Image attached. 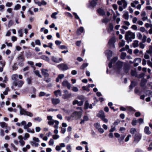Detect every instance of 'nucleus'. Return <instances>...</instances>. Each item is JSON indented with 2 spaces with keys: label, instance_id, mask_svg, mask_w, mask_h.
<instances>
[{
  "label": "nucleus",
  "instance_id": "59",
  "mask_svg": "<svg viewBox=\"0 0 152 152\" xmlns=\"http://www.w3.org/2000/svg\"><path fill=\"white\" fill-rule=\"evenodd\" d=\"M26 129L27 130V132L32 133H34V129H30L28 128L27 129Z\"/></svg>",
  "mask_w": 152,
  "mask_h": 152
},
{
  "label": "nucleus",
  "instance_id": "52",
  "mask_svg": "<svg viewBox=\"0 0 152 152\" xmlns=\"http://www.w3.org/2000/svg\"><path fill=\"white\" fill-rule=\"evenodd\" d=\"M25 115L30 117H32L33 116V114L32 113L27 111H26Z\"/></svg>",
  "mask_w": 152,
  "mask_h": 152
},
{
  "label": "nucleus",
  "instance_id": "13",
  "mask_svg": "<svg viewBox=\"0 0 152 152\" xmlns=\"http://www.w3.org/2000/svg\"><path fill=\"white\" fill-rule=\"evenodd\" d=\"M92 106L91 104H90L88 101H86L84 104V109L86 110L88 108L92 109Z\"/></svg>",
  "mask_w": 152,
  "mask_h": 152
},
{
  "label": "nucleus",
  "instance_id": "3",
  "mask_svg": "<svg viewBox=\"0 0 152 152\" xmlns=\"http://www.w3.org/2000/svg\"><path fill=\"white\" fill-rule=\"evenodd\" d=\"M17 58L18 64L20 66H23L24 65L23 62L24 61L25 59L22 54H19Z\"/></svg>",
  "mask_w": 152,
  "mask_h": 152
},
{
  "label": "nucleus",
  "instance_id": "25",
  "mask_svg": "<svg viewBox=\"0 0 152 152\" xmlns=\"http://www.w3.org/2000/svg\"><path fill=\"white\" fill-rule=\"evenodd\" d=\"M132 45L134 48H136L139 46V42L137 40H134L132 43Z\"/></svg>",
  "mask_w": 152,
  "mask_h": 152
},
{
  "label": "nucleus",
  "instance_id": "53",
  "mask_svg": "<svg viewBox=\"0 0 152 152\" xmlns=\"http://www.w3.org/2000/svg\"><path fill=\"white\" fill-rule=\"evenodd\" d=\"M21 7V6L19 4H17L16 6H15L14 10H19Z\"/></svg>",
  "mask_w": 152,
  "mask_h": 152
},
{
  "label": "nucleus",
  "instance_id": "29",
  "mask_svg": "<svg viewBox=\"0 0 152 152\" xmlns=\"http://www.w3.org/2000/svg\"><path fill=\"white\" fill-rule=\"evenodd\" d=\"M147 82V80L144 79H142L141 80V82L140 83V86L142 87H144L146 83Z\"/></svg>",
  "mask_w": 152,
  "mask_h": 152
},
{
  "label": "nucleus",
  "instance_id": "35",
  "mask_svg": "<svg viewBox=\"0 0 152 152\" xmlns=\"http://www.w3.org/2000/svg\"><path fill=\"white\" fill-rule=\"evenodd\" d=\"M34 120L35 121H37L39 122H40L42 120V118L39 117H37L34 118Z\"/></svg>",
  "mask_w": 152,
  "mask_h": 152
},
{
  "label": "nucleus",
  "instance_id": "22",
  "mask_svg": "<svg viewBox=\"0 0 152 152\" xmlns=\"http://www.w3.org/2000/svg\"><path fill=\"white\" fill-rule=\"evenodd\" d=\"M124 14L123 15V17L126 20H128L129 18V15L128 12L126 11L124 12Z\"/></svg>",
  "mask_w": 152,
  "mask_h": 152
},
{
  "label": "nucleus",
  "instance_id": "36",
  "mask_svg": "<svg viewBox=\"0 0 152 152\" xmlns=\"http://www.w3.org/2000/svg\"><path fill=\"white\" fill-rule=\"evenodd\" d=\"M41 58L42 59L45 60L47 61H48L50 60L49 58L48 57L45 55L42 56H41Z\"/></svg>",
  "mask_w": 152,
  "mask_h": 152
},
{
  "label": "nucleus",
  "instance_id": "56",
  "mask_svg": "<svg viewBox=\"0 0 152 152\" xmlns=\"http://www.w3.org/2000/svg\"><path fill=\"white\" fill-rule=\"evenodd\" d=\"M127 110L130 111H135V110L131 107H127Z\"/></svg>",
  "mask_w": 152,
  "mask_h": 152
},
{
  "label": "nucleus",
  "instance_id": "12",
  "mask_svg": "<svg viewBox=\"0 0 152 152\" xmlns=\"http://www.w3.org/2000/svg\"><path fill=\"white\" fill-rule=\"evenodd\" d=\"M52 104L54 105H56L60 103V100L58 98H52L51 99Z\"/></svg>",
  "mask_w": 152,
  "mask_h": 152
},
{
  "label": "nucleus",
  "instance_id": "49",
  "mask_svg": "<svg viewBox=\"0 0 152 152\" xmlns=\"http://www.w3.org/2000/svg\"><path fill=\"white\" fill-rule=\"evenodd\" d=\"M141 61V59L140 58H136L134 59V62H136L138 63H140Z\"/></svg>",
  "mask_w": 152,
  "mask_h": 152
},
{
  "label": "nucleus",
  "instance_id": "31",
  "mask_svg": "<svg viewBox=\"0 0 152 152\" xmlns=\"http://www.w3.org/2000/svg\"><path fill=\"white\" fill-rule=\"evenodd\" d=\"M96 1L94 0H93L90 2V5L89 7L93 8L96 5Z\"/></svg>",
  "mask_w": 152,
  "mask_h": 152
},
{
  "label": "nucleus",
  "instance_id": "58",
  "mask_svg": "<svg viewBox=\"0 0 152 152\" xmlns=\"http://www.w3.org/2000/svg\"><path fill=\"white\" fill-rule=\"evenodd\" d=\"M125 44V41L123 40H121V42L119 43V45L120 47H123Z\"/></svg>",
  "mask_w": 152,
  "mask_h": 152
},
{
  "label": "nucleus",
  "instance_id": "41",
  "mask_svg": "<svg viewBox=\"0 0 152 152\" xmlns=\"http://www.w3.org/2000/svg\"><path fill=\"white\" fill-rule=\"evenodd\" d=\"M126 56V54L125 53L122 52L121 54V58L122 59H124Z\"/></svg>",
  "mask_w": 152,
  "mask_h": 152
},
{
  "label": "nucleus",
  "instance_id": "27",
  "mask_svg": "<svg viewBox=\"0 0 152 152\" xmlns=\"http://www.w3.org/2000/svg\"><path fill=\"white\" fill-rule=\"evenodd\" d=\"M113 24L110 23L109 24V28H108V32H110L113 31Z\"/></svg>",
  "mask_w": 152,
  "mask_h": 152
},
{
  "label": "nucleus",
  "instance_id": "1",
  "mask_svg": "<svg viewBox=\"0 0 152 152\" xmlns=\"http://www.w3.org/2000/svg\"><path fill=\"white\" fill-rule=\"evenodd\" d=\"M135 38L134 33L130 31H127L125 34V39L128 43L132 42V39H134Z\"/></svg>",
  "mask_w": 152,
  "mask_h": 152
},
{
  "label": "nucleus",
  "instance_id": "23",
  "mask_svg": "<svg viewBox=\"0 0 152 152\" xmlns=\"http://www.w3.org/2000/svg\"><path fill=\"white\" fill-rule=\"evenodd\" d=\"M18 107H19L20 108V114L21 115H25L27 111L23 109L21 107L20 105L18 106Z\"/></svg>",
  "mask_w": 152,
  "mask_h": 152
},
{
  "label": "nucleus",
  "instance_id": "63",
  "mask_svg": "<svg viewBox=\"0 0 152 152\" xmlns=\"http://www.w3.org/2000/svg\"><path fill=\"white\" fill-rule=\"evenodd\" d=\"M9 91V89L8 87L6 88L5 91L3 92V94L4 95H6L8 94V91Z\"/></svg>",
  "mask_w": 152,
  "mask_h": 152
},
{
  "label": "nucleus",
  "instance_id": "47",
  "mask_svg": "<svg viewBox=\"0 0 152 152\" xmlns=\"http://www.w3.org/2000/svg\"><path fill=\"white\" fill-rule=\"evenodd\" d=\"M137 132L136 129L134 128H132L130 129V132L132 134H134V133Z\"/></svg>",
  "mask_w": 152,
  "mask_h": 152
},
{
  "label": "nucleus",
  "instance_id": "9",
  "mask_svg": "<svg viewBox=\"0 0 152 152\" xmlns=\"http://www.w3.org/2000/svg\"><path fill=\"white\" fill-rule=\"evenodd\" d=\"M60 69L62 70H66L68 69L67 65L64 64H61L57 66Z\"/></svg>",
  "mask_w": 152,
  "mask_h": 152
},
{
  "label": "nucleus",
  "instance_id": "6",
  "mask_svg": "<svg viewBox=\"0 0 152 152\" xmlns=\"http://www.w3.org/2000/svg\"><path fill=\"white\" fill-rule=\"evenodd\" d=\"M33 141H30V143L32 146L35 147H38L39 145V144L38 143L39 142V140L38 138L34 137L33 138Z\"/></svg>",
  "mask_w": 152,
  "mask_h": 152
},
{
  "label": "nucleus",
  "instance_id": "32",
  "mask_svg": "<svg viewBox=\"0 0 152 152\" xmlns=\"http://www.w3.org/2000/svg\"><path fill=\"white\" fill-rule=\"evenodd\" d=\"M55 95L56 96V97H58V95L60 96L61 95V93L60 90H58L57 91H55L54 92Z\"/></svg>",
  "mask_w": 152,
  "mask_h": 152
},
{
  "label": "nucleus",
  "instance_id": "26",
  "mask_svg": "<svg viewBox=\"0 0 152 152\" xmlns=\"http://www.w3.org/2000/svg\"><path fill=\"white\" fill-rule=\"evenodd\" d=\"M98 117L102 118L104 117H105L104 112L102 110H100L98 114Z\"/></svg>",
  "mask_w": 152,
  "mask_h": 152
},
{
  "label": "nucleus",
  "instance_id": "45",
  "mask_svg": "<svg viewBox=\"0 0 152 152\" xmlns=\"http://www.w3.org/2000/svg\"><path fill=\"white\" fill-rule=\"evenodd\" d=\"M55 122L54 123L55 124L54 126V127L55 129H58V128L59 121L56 120Z\"/></svg>",
  "mask_w": 152,
  "mask_h": 152
},
{
  "label": "nucleus",
  "instance_id": "40",
  "mask_svg": "<svg viewBox=\"0 0 152 152\" xmlns=\"http://www.w3.org/2000/svg\"><path fill=\"white\" fill-rule=\"evenodd\" d=\"M0 126L2 128L7 127L6 124L4 122H0Z\"/></svg>",
  "mask_w": 152,
  "mask_h": 152
},
{
  "label": "nucleus",
  "instance_id": "57",
  "mask_svg": "<svg viewBox=\"0 0 152 152\" xmlns=\"http://www.w3.org/2000/svg\"><path fill=\"white\" fill-rule=\"evenodd\" d=\"M56 121V120H54L50 121L48 122V124L50 125H52L55 123Z\"/></svg>",
  "mask_w": 152,
  "mask_h": 152
},
{
  "label": "nucleus",
  "instance_id": "18",
  "mask_svg": "<svg viewBox=\"0 0 152 152\" xmlns=\"http://www.w3.org/2000/svg\"><path fill=\"white\" fill-rule=\"evenodd\" d=\"M105 53L108 59H109L112 56V52L110 50H106Z\"/></svg>",
  "mask_w": 152,
  "mask_h": 152
},
{
  "label": "nucleus",
  "instance_id": "48",
  "mask_svg": "<svg viewBox=\"0 0 152 152\" xmlns=\"http://www.w3.org/2000/svg\"><path fill=\"white\" fill-rule=\"evenodd\" d=\"M18 34L19 35V36L21 37L23 36V30L22 29L19 30L18 31Z\"/></svg>",
  "mask_w": 152,
  "mask_h": 152
},
{
  "label": "nucleus",
  "instance_id": "55",
  "mask_svg": "<svg viewBox=\"0 0 152 152\" xmlns=\"http://www.w3.org/2000/svg\"><path fill=\"white\" fill-rule=\"evenodd\" d=\"M29 136L30 135L29 134L27 133H25L23 137V139L25 140H26L29 137Z\"/></svg>",
  "mask_w": 152,
  "mask_h": 152
},
{
  "label": "nucleus",
  "instance_id": "19",
  "mask_svg": "<svg viewBox=\"0 0 152 152\" xmlns=\"http://www.w3.org/2000/svg\"><path fill=\"white\" fill-rule=\"evenodd\" d=\"M144 132L146 134L149 135L151 134V132L150 130V128L148 126H145L144 129Z\"/></svg>",
  "mask_w": 152,
  "mask_h": 152
},
{
  "label": "nucleus",
  "instance_id": "38",
  "mask_svg": "<svg viewBox=\"0 0 152 152\" xmlns=\"http://www.w3.org/2000/svg\"><path fill=\"white\" fill-rule=\"evenodd\" d=\"M98 12L99 14L102 15H104L105 14L104 10L101 9H99L98 10Z\"/></svg>",
  "mask_w": 152,
  "mask_h": 152
},
{
  "label": "nucleus",
  "instance_id": "10",
  "mask_svg": "<svg viewBox=\"0 0 152 152\" xmlns=\"http://www.w3.org/2000/svg\"><path fill=\"white\" fill-rule=\"evenodd\" d=\"M21 124L23 126V128L24 129H27L32 126V123L31 122H28V123L27 124H26V121H23L21 122Z\"/></svg>",
  "mask_w": 152,
  "mask_h": 152
},
{
  "label": "nucleus",
  "instance_id": "2",
  "mask_svg": "<svg viewBox=\"0 0 152 152\" xmlns=\"http://www.w3.org/2000/svg\"><path fill=\"white\" fill-rule=\"evenodd\" d=\"M124 63L120 61H118L114 66V69L118 73L120 72Z\"/></svg>",
  "mask_w": 152,
  "mask_h": 152
},
{
  "label": "nucleus",
  "instance_id": "4",
  "mask_svg": "<svg viewBox=\"0 0 152 152\" xmlns=\"http://www.w3.org/2000/svg\"><path fill=\"white\" fill-rule=\"evenodd\" d=\"M82 111H75L73 112L71 115V117L75 119H78L80 118L82 115Z\"/></svg>",
  "mask_w": 152,
  "mask_h": 152
},
{
  "label": "nucleus",
  "instance_id": "43",
  "mask_svg": "<svg viewBox=\"0 0 152 152\" xmlns=\"http://www.w3.org/2000/svg\"><path fill=\"white\" fill-rule=\"evenodd\" d=\"M58 14V12H53L51 15V17L53 18L56 19V16L57 15V14Z\"/></svg>",
  "mask_w": 152,
  "mask_h": 152
},
{
  "label": "nucleus",
  "instance_id": "42",
  "mask_svg": "<svg viewBox=\"0 0 152 152\" xmlns=\"http://www.w3.org/2000/svg\"><path fill=\"white\" fill-rule=\"evenodd\" d=\"M146 53H147L148 54H152V46H149V49L146 51Z\"/></svg>",
  "mask_w": 152,
  "mask_h": 152
},
{
  "label": "nucleus",
  "instance_id": "30",
  "mask_svg": "<svg viewBox=\"0 0 152 152\" xmlns=\"http://www.w3.org/2000/svg\"><path fill=\"white\" fill-rule=\"evenodd\" d=\"M88 119V117L87 116H84L83 117V119L81 120L80 123L82 124L84 123L85 121H87Z\"/></svg>",
  "mask_w": 152,
  "mask_h": 152
},
{
  "label": "nucleus",
  "instance_id": "24",
  "mask_svg": "<svg viewBox=\"0 0 152 152\" xmlns=\"http://www.w3.org/2000/svg\"><path fill=\"white\" fill-rule=\"evenodd\" d=\"M125 137V135H122L118 139L119 143L121 144H123L124 143L123 140Z\"/></svg>",
  "mask_w": 152,
  "mask_h": 152
},
{
  "label": "nucleus",
  "instance_id": "33",
  "mask_svg": "<svg viewBox=\"0 0 152 152\" xmlns=\"http://www.w3.org/2000/svg\"><path fill=\"white\" fill-rule=\"evenodd\" d=\"M71 96V94L70 93H66L63 95V98L64 99L70 97Z\"/></svg>",
  "mask_w": 152,
  "mask_h": 152
},
{
  "label": "nucleus",
  "instance_id": "51",
  "mask_svg": "<svg viewBox=\"0 0 152 152\" xmlns=\"http://www.w3.org/2000/svg\"><path fill=\"white\" fill-rule=\"evenodd\" d=\"M122 1H123V6L124 8H125L127 7V3L125 1V0H122Z\"/></svg>",
  "mask_w": 152,
  "mask_h": 152
},
{
  "label": "nucleus",
  "instance_id": "34",
  "mask_svg": "<svg viewBox=\"0 0 152 152\" xmlns=\"http://www.w3.org/2000/svg\"><path fill=\"white\" fill-rule=\"evenodd\" d=\"M131 74L132 76H137V73L135 70H131Z\"/></svg>",
  "mask_w": 152,
  "mask_h": 152
},
{
  "label": "nucleus",
  "instance_id": "17",
  "mask_svg": "<svg viewBox=\"0 0 152 152\" xmlns=\"http://www.w3.org/2000/svg\"><path fill=\"white\" fill-rule=\"evenodd\" d=\"M83 101H82L79 102L77 100H75L73 101V105L77 104L78 106H81L83 105Z\"/></svg>",
  "mask_w": 152,
  "mask_h": 152
},
{
  "label": "nucleus",
  "instance_id": "5",
  "mask_svg": "<svg viewBox=\"0 0 152 152\" xmlns=\"http://www.w3.org/2000/svg\"><path fill=\"white\" fill-rule=\"evenodd\" d=\"M115 42V38L114 37H112L109 40L108 44L110 48H115L114 43Z\"/></svg>",
  "mask_w": 152,
  "mask_h": 152
},
{
  "label": "nucleus",
  "instance_id": "14",
  "mask_svg": "<svg viewBox=\"0 0 152 152\" xmlns=\"http://www.w3.org/2000/svg\"><path fill=\"white\" fill-rule=\"evenodd\" d=\"M141 16L142 17V19L143 21H144L148 19V17L146 16V13L145 11L142 12L141 13Z\"/></svg>",
  "mask_w": 152,
  "mask_h": 152
},
{
  "label": "nucleus",
  "instance_id": "60",
  "mask_svg": "<svg viewBox=\"0 0 152 152\" xmlns=\"http://www.w3.org/2000/svg\"><path fill=\"white\" fill-rule=\"evenodd\" d=\"M145 75V74L144 73H141L138 76H137V78H141L143 77H144V76Z\"/></svg>",
  "mask_w": 152,
  "mask_h": 152
},
{
  "label": "nucleus",
  "instance_id": "46",
  "mask_svg": "<svg viewBox=\"0 0 152 152\" xmlns=\"http://www.w3.org/2000/svg\"><path fill=\"white\" fill-rule=\"evenodd\" d=\"M18 87H21L24 83V82L21 80H19L18 81Z\"/></svg>",
  "mask_w": 152,
  "mask_h": 152
},
{
  "label": "nucleus",
  "instance_id": "64",
  "mask_svg": "<svg viewBox=\"0 0 152 152\" xmlns=\"http://www.w3.org/2000/svg\"><path fill=\"white\" fill-rule=\"evenodd\" d=\"M147 63L148 65L151 68H152V61L151 62L150 60H148L147 61Z\"/></svg>",
  "mask_w": 152,
  "mask_h": 152
},
{
  "label": "nucleus",
  "instance_id": "15",
  "mask_svg": "<svg viewBox=\"0 0 152 152\" xmlns=\"http://www.w3.org/2000/svg\"><path fill=\"white\" fill-rule=\"evenodd\" d=\"M141 136L140 134H136L134 137V142L137 143L141 139Z\"/></svg>",
  "mask_w": 152,
  "mask_h": 152
},
{
  "label": "nucleus",
  "instance_id": "61",
  "mask_svg": "<svg viewBox=\"0 0 152 152\" xmlns=\"http://www.w3.org/2000/svg\"><path fill=\"white\" fill-rule=\"evenodd\" d=\"M19 142L20 144V146H24L25 144V142L23 140H19Z\"/></svg>",
  "mask_w": 152,
  "mask_h": 152
},
{
  "label": "nucleus",
  "instance_id": "54",
  "mask_svg": "<svg viewBox=\"0 0 152 152\" xmlns=\"http://www.w3.org/2000/svg\"><path fill=\"white\" fill-rule=\"evenodd\" d=\"M34 73L35 74L37 75L39 77L42 78V76L40 74L38 70H36L34 71Z\"/></svg>",
  "mask_w": 152,
  "mask_h": 152
},
{
  "label": "nucleus",
  "instance_id": "39",
  "mask_svg": "<svg viewBox=\"0 0 152 152\" xmlns=\"http://www.w3.org/2000/svg\"><path fill=\"white\" fill-rule=\"evenodd\" d=\"M18 77V75L16 74H13L11 76L12 80L14 81L15 80L17 79Z\"/></svg>",
  "mask_w": 152,
  "mask_h": 152
},
{
  "label": "nucleus",
  "instance_id": "50",
  "mask_svg": "<svg viewBox=\"0 0 152 152\" xmlns=\"http://www.w3.org/2000/svg\"><path fill=\"white\" fill-rule=\"evenodd\" d=\"M88 66V63H84L80 67L81 69H83L87 67Z\"/></svg>",
  "mask_w": 152,
  "mask_h": 152
},
{
  "label": "nucleus",
  "instance_id": "7",
  "mask_svg": "<svg viewBox=\"0 0 152 152\" xmlns=\"http://www.w3.org/2000/svg\"><path fill=\"white\" fill-rule=\"evenodd\" d=\"M94 126L100 133H102L104 132V130L101 128L100 125L99 123H97L95 124H94Z\"/></svg>",
  "mask_w": 152,
  "mask_h": 152
},
{
  "label": "nucleus",
  "instance_id": "21",
  "mask_svg": "<svg viewBox=\"0 0 152 152\" xmlns=\"http://www.w3.org/2000/svg\"><path fill=\"white\" fill-rule=\"evenodd\" d=\"M84 29L83 27H80L78 28L77 31V34L78 35L81 34V33L83 32Z\"/></svg>",
  "mask_w": 152,
  "mask_h": 152
},
{
  "label": "nucleus",
  "instance_id": "44",
  "mask_svg": "<svg viewBox=\"0 0 152 152\" xmlns=\"http://www.w3.org/2000/svg\"><path fill=\"white\" fill-rule=\"evenodd\" d=\"M32 78L31 77H28L26 79V81L28 84H31Z\"/></svg>",
  "mask_w": 152,
  "mask_h": 152
},
{
  "label": "nucleus",
  "instance_id": "16",
  "mask_svg": "<svg viewBox=\"0 0 152 152\" xmlns=\"http://www.w3.org/2000/svg\"><path fill=\"white\" fill-rule=\"evenodd\" d=\"M118 60L117 57L114 58L111 61L109 64V67L110 68L112 67V65L114 63Z\"/></svg>",
  "mask_w": 152,
  "mask_h": 152
},
{
  "label": "nucleus",
  "instance_id": "20",
  "mask_svg": "<svg viewBox=\"0 0 152 152\" xmlns=\"http://www.w3.org/2000/svg\"><path fill=\"white\" fill-rule=\"evenodd\" d=\"M48 71L47 69H42V75H44L45 77H48L49 76V75L48 72Z\"/></svg>",
  "mask_w": 152,
  "mask_h": 152
},
{
  "label": "nucleus",
  "instance_id": "37",
  "mask_svg": "<svg viewBox=\"0 0 152 152\" xmlns=\"http://www.w3.org/2000/svg\"><path fill=\"white\" fill-rule=\"evenodd\" d=\"M136 85V83L134 81H132L129 86V88L130 89H132Z\"/></svg>",
  "mask_w": 152,
  "mask_h": 152
},
{
  "label": "nucleus",
  "instance_id": "8",
  "mask_svg": "<svg viewBox=\"0 0 152 152\" xmlns=\"http://www.w3.org/2000/svg\"><path fill=\"white\" fill-rule=\"evenodd\" d=\"M62 85L64 87H66L68 89H70L71 87L70 84L66 80H65L63 81Z\"/></svg>",
  "mask_w": 152,
  "mask_h": 152
},
{
  "label": "nucleus",
  "instance_id": "11",
  "mask_svg": "<svg viewBox=\"0 0 152 152\" xmlns=\"http://www.w3.org/2000/svg\"><path fill=\"white\" fill-rule=\"evenodd\" d=\"M51 60L53 61L56 63H58L62 61V59L61 58H57L53 56L51 57Z\"/></svg>",
  "mask_w": 152,
  "mask_h": 152
},
{
  "label": "nucleus",
  "instance_id": "62",
  "mask_svg": "<svg viewBox=\"0 0 152 152\" xmlns=\"http://www.w3.org/2000/svg\"><path fill=\"white\" fill-rule=\"evenodd\" d=\"M137 122V121L136 120V119L134 118V119H133V120L132 121V124L133 126H135V125H136Z\"/></svg>",
  "mask_w": 152,
  "mask_h": 152
},
{
  "label": "nucleus",
  "instance_id": "28",
  "mask_svg": "<svg viewBox=\"0 0 152 152\" xmlns=\"http://www.w3.org/2000/svg\"><path fill=\"white\" fill-rule=\"evenodd\" d=\"M64 77V75L63 74L59 75L58 77L56 78V81L57 82H58L59 81V79H61L63 78Z\"/></svg>",
  "mask_w": 152,
  "mask_h": 152
}]
</instances>
